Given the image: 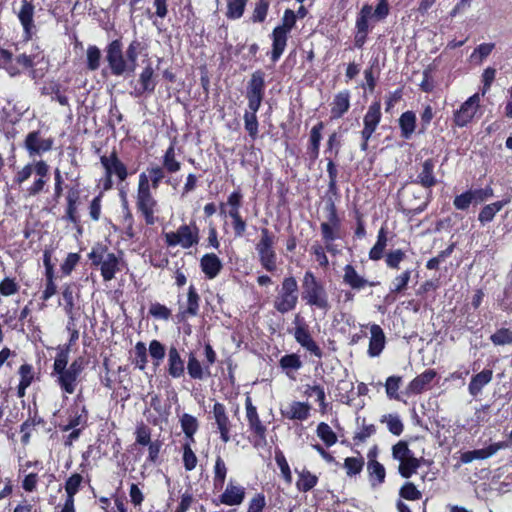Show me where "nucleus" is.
<instances>
[{"label": "nucleus", "instance_id": "obj_1", "mask_svg": "<svg viewBox=\"0 0 512 512\" xmlns=\"http://www.w3.org/2000/svg\"><path fill=\"white\" fill-rule=\"evenodd\" d=\"M68 360L69 349L58 348L54 358L51 376L63 393L73 394L76 391L79 378L84 370L85 360L83 357H78L74 359L70 365H68Z\"/></svg>", "mask_w": 512, "mask_h": 512}, {"label": "nucleus", "instance_id": "obj_2", "mask_svg": "<svg viewBox=\"0 0 512 512\" xmlns=\"http://www.w3.org/2000/svg\"><path fill=\"white\" fill-rule=\"evenodd\" d=\"M302 288V298L306 300L308 305L315 306L324 311L330 309L325 288L316 280L311 271L305 273Z\"/></svg>", "mask_w": 512, "mask_h": 512}, {"label": "nucleus", "instance_id": "obj_3", "mask_svg": "<svg viewBox=\"0 0 512 512\" xmlns=\"http://www.w3.org/2000/svg\"><path fill=\"white\" fill-rule=\"evenodd\" d=\"M156 204L157 202L150 191L149 178L145 173H142L139 176L136 207L142 213L148 225L155 223L154 208Z\"/></svg>", "mask_w": 512, "mask_h": 512}, {"label": "nucleus", "instance_id": "obj_4", "mask_svg": "<svg viewBox=\"0 0 512 512\" xmlns=\"http://www.w3.org/2000/svg\"><path fill=\"white\" fill-rule=\"evenodd\" d=\"M105 62L107 66L103 69V73L109 71L114 76H121L127 70V62L125 60L123 43L119 39L111 41L105 48Z\"/></svg>", "mask_w": 512, "mask_h": 512}, {"label": "nucleus", "instance_id": "obj_5", "mask_svg": "<svg viewBox=\"0 0 512 512\" xmlns=\"http://www.w3.org/2000/svg\"><path fill=\"white\" fill-rule=\"evenodd\" d=\"M298 284L294 277L284 278L278 296L274 300V308L285 314L293 310L298 302Z\"/></svg>", "mask_w": 512, "mask_h": 512}, {"label": "nucleus", "instance_id": "obj_6", "mask_svg": "<svg viewBox=\"0 0 512 512\" xmlns=\"http://www.w3.org/2000/svg\"><path fill=\"white\" fill-rule=\"evenodd\" d=\"M100 161L105 170V176L100 180L103 190H109L112 187V177H116L118 183L125 180L128 175L127 168L115 153L101 156Z\"/></svg>", "mask_w": 512, "mask_h": 512}, {"label": "nucleus", "instance_id": "obj_7", "mask_svg": "<svg viewBox=\"0 0 512 512\" xmlns=\"http://www.w3.org/2000/svg\"><path fill=\"white\" fill-rule=\"evenodd\" d=\"M274 237L267 228L261 229V239L256 245L259 260L264 269L272 272L276 269V254L273 250Z\"/></svg>", "mask_w": 512, "mask_h": 512}, {"label": "nucleus", "instance_id": "obj_8", "mask_svg": "<svg viewBox=\"0 0 512 512\" xmlns=\"http://www.w3.org/2000/svg\"><path fill=\"white\" fill-rule=\"evenodd\" d=\"M265 91L264 72L257 70L252 73L247 85L246 97L248 99V108L251 111H258Z\"/></svg>", "mask_w": 512, "mask_h": 512}, {"label": "nucleus", "instance_id": "obj_9", "mask_svg": "<svg viewBox=\"0 0 512 512\" xmlns=\"http://www.w3.org/2000/svg\"><path fill=\"white\" fill-rule=\"evenodd\" d=\"M62 300L60 306L68 317V320L77 321L81 316V307L79 304V290L73 283L67 284L62 289Z\"/></svg>", "mask_w": 512, "mask_h": 512}, {"label": "nucleus", "instance_id": "obj_10", "mask_svg": "<svg viewBox=\"0 0 512 512\" xmlns=\"http://www.w3.org/2000/svg\"><path fill=\"white\" fill-rule=\"evenodd\" d=\"M53 143L54 141L52 138H42L40 131H32L27 134L24 141V147L29 156L34 157L50 151Z\"/></svg>", "mask_w": 512, "mask_h": 512}, {"label": "nucleus", "instance_id": "obj_11", "mask_svg": "<svg viewBox=\"0 0 512 512\" xmlns=\"http://www.w3.org/2000/svg\"><path fill=\"white\" fill-rule=\"evenodd\" d=\"M479 101V95L474 94L455 111L453 120L456 126L464 127L473 119L477 112Z\"/></svg>", "mask_w": 512, "mask_h": 512}, {"label": "nucleus", "instance_id": "obj_12", "mask_svg": "<svg viewBox=\"0 0 512 512\" xmlns=\"http://www.w3.org/2000/svg\"><path fill=\"white\" fill-rule=\"evenodd\" d=\"M381 120V104L379 101L373 102L369 108L367 113L364 116V128L361 131L362 138H371L372 134L375 132L379 122Z\"/></svg>", "mask_w": 512, "mask_h": 512}, {"label": "nucleus", "instance_id": "obj_13", "mask_svg": "<svg viewBox=\"0 0 512 512\" xmlns=\"http://www.w3.org/2000/svg\"><path fill=\"white\" fill-rule=\"evenodd\" d=\"M295 340L311 354L318 358H321L323 353L320 347L312 339L310 332L306 325H299L295 328L294 332Z\"/></svg>", "mask_w": 512, "mask_h": 512}, {"label": "nucleus", "instance_id": "obj_14", "mask_svg": "<svg viewBox=\"0 0 512 512\" xmlns=\"http://www.w3.org/2000/svg\"><path fill=\"white\" fill-rule=\"evenodd\" d=\"M48 173L49 166L45 161L40 160L35 163V174L37 178L34 180L32 185L26 189L28 196H36L44 190V187L47 183Z\"/></svg>", "mask_w": 512, "mask_h": 512}, {"label": "nucleus", "instance_id": "obj_15", "mask_svg": "<svg viewBox=\"0 0 512 512\" xmlns=\"http://www.w3.org/2000/svg\"><path fill=\"white\" fill-rule=\"evenodd\" d=\"M44 420L38 415L36 404L28 409V418L21 424L20 432L22 433L21 442L27 445L30 442L32 431L37 425L43 424Z\"/></svg>", "mask_w": 512, "mask_h": 512}, {"label": "nucleus", "instance_id": "obj_16", "mask_svg": "<svg viewBox=\"0 0 512 512\" xmlns=\"http://www.w3.org/2000/svg\"><path fill=\"white\" fill-rule=\"evenodd\" d=\"M213 415L217 428L220 432L221 439L224 443L230 440V420L226 414L225 406L222 403L216 402L213 406Z\"/></svg>", "mask_w": 512, "mask_h": 512}, {"label": "nucleus", "instance_id": "obj_17", "mask_svg": "<svg viewBox=\"0 0 512 512\" xmlns=\"http://www.w3.org/2000/svg\"><path fill=\"white\" fill-rule=\"evenodd\" d=\"M246 416L250 429L262 440L265 439L266 427L261 423L256 407L252 404L250 397L246 398Z\"/></svg>", "mask_w": 512, "mask_h": 512}, {"label": "nucleus", "instance_id": "obj_18", "mask_svg": "<svg viewBox=\"0 0 512 512\" xmlns=\"http://www.w3.org/2000/svg\"><path fill=\"white\" fill-rule=\"evenodd\" d=\"M343 281L355 290H360L366 285L375 286L379 284V282H370L364 277L360 276L355 268L350 264H347L344 267Z\"/></svg>", "mask_w": 512, "mask_h": 512}, {"label": "nucleus", "instance_id": "obj_19", "mask_svg": "<svg viewBox=\"0 0 512 512\" xmlns=\"http://www.w3.org/2000/svg\"><path fill=\"white\" fill-rule=\"evenodd\" d=\"M370 341H369V349L368 353L371 357L378 356L385 346V334L382 330V328L377 325L373 324L370 327Z\"/></svg>", "mask_w": 512, "mask_h": 512}, {"label": "nucleus", "instance_id": "obj_20", "mask_svg": "<svg viewBox=\"0 0 512 512\" xmlns=\"http://www.w3.org/2000/svg\"><path fill=\"white\" fill-rule=\"evenodd\" d=\"M34 6L28 0H21V8L18 12L19 21L27 37L31 36V30L34 27L33 22Z\"/></svg>", "mask_w": 512, "mask_h": 512}, {"label": "nucleus", "instance_id": "obj_21", "mask_svg": "<svg viewBox=\"0 0 512 512\" xmlns=\"http://www.w3.org/2000/svg\"><path fill=\"white\" fill-rule=\"evenodd\" d=\"M201 269L203 273L209 278H215L222 269V263L218 256L214 253L205 254L201 258Z\"/></svg>", "mask_w": 512, "mask_h": 512}, {"label": "nucleus", "instance_id": "obj_22", "mask_svg": "<svg viewBox=\"0 0 512 512\" xmlns=\"http://www.w3.org/2000/svg\"><path fill=\"white\" fill-rule=\"evenodd\" d=\"M180 240V245L184 249H188L198 243V228L197 226L182 225L177 230Z\"/></svg>", "mask_w": 512, "mask_h": 512}, {"label": "nucleus", "instance_id": "obj_23", "mask_svg": "<svg viewBox=\"0 0 512 512\" xmlns=\"http://www.w3.org/2000/svg\"><path fill=\"white\" fill-rule=\"evenodd\" d=\"M245 496V491L242 487L235 486L232 483L228 484L224 493L220 496V501L223 504L234 506L242 503Z\"/></svg>", "mask_w": 512, "mask_h": 512}, {"label": "nucleus", "instance_id": "obj_24", "mask_svg": "<svg viewBox=\"0 0 512 512\" xmlns=\"http://www.w3.org/2000/svg\"><path fill=\"white\" fill-rule=\"evenodd\" d=\"M350 107L349 91H342L335 95L332 102L331 114L333 118L342 117Z\"/></svg>", "mask_w": 512, "mask_h": 512}, {"label": "nucleus", "instance_id": "obj_25", "mask_svg": "<svg viewBox=\"0 0 512 512\" xmlns=\"http://www.w3.org/2000/svg\"><path fill=\"white\" fill-rule=\"evenodd\" d=\"M287 34L282 28H274L272 32L273 44H272V52L271 59L273 62H276L282 53L287 44Z\"/></svg>", "mask_w": 512, "mask_h": 512}, {"label": "nucleus", "instance_id": "obj_26", "mask_svg": "<svg viewBox=\"0 0 512 512\" xmlns=\"http://www.w3.org/2000/svg\"><path fill=\"white\" fill-rule=\"evenodd\" d=\"M79 200V190L77 188H71L68 191L66 201V215L64 217L65 220L72 222L74 224H78L80 219L77 215V202Z\"/></svg>", "mask_w": 512, "mask_h": 512}, {"label": "nucleus", "instance_id": "obj_27", "mask_svg": "<svg viewBox=\"0 0 512 512\" xmlns=\"http://www.w3.org/2000/svg\"><path fill=\"white\" fill-rule=\"evenodd\" d=\"M493 376V371L490 369H484L480 373L474 375L469 383L468 390L472 396H477L482 388L487 385Z\"/></svg>", "mask_w": 512, "mask_h": 512}, {"label": "nucleus", "instance_id": "obj_28", "mask_svg": "<svg viewBox=\"0 0 512 512\" xmlns=\"http://www.w3.org/2000/svg\"><path fill=\"white\" fill-rule=\"evenodd\" d=\"M184 361L181 359L178 350L170 347L168 353V372L174 378H179L184 374Z\"/></svg>", "mask_w": 512, "mask_h": 512}, {"label": "nucleus", "instance_id": "obj_29", "mask_svg": "<svg viewBox=\"0 0 512 512\" xmlns=\"http://www.w3.org/2000/svg\"><path fill=\"white\" fill-rule=\"evenodd\" d=\"M437 373L433 369H428L414 378L409 384V391L414 394L421 393L436 377Z\"/></svg>", "mask_w": 512, "mask_h": 512}, {"label": "nucleus", "instance_id": "obj_30", "mask_svg": "<svg viewBox=\"0 0 512 512\" xmlns=\"http://www.w3.org/2000/svg\"><path fill=\"white\" fill-rule=\"evenodd\" d=\"M107 383L106 386L113 389V398L117 403L121 404V407H125V402L128 399V391L127 387L124 385L122 379H112L111 377H107L106 379Z\"/></svg>", "mask_w": 512, "mask_h": 512}, {"label": "nucleus", "instance_id": "obj_31", "mask_svg": "<svg viewBox=\"0 0 512 512\" xmlns=\"http://www.w3.org/2000/svg\"><path fill=\"white\" fill-rule=\"evenodd\" d=\"M309 410L308 403L293 402L287 410L282 411V414L291 420H305L309 416Z\"/></svg>", "mask_w": 512, "mask_h": 512}, {"label": "nucleus", "instance_id": "obj_32", "mask_svg": "<svg viewBox=\"0 0 512 512\" xmlns=\"http://www.w3.org/2000/svg\"><path fill=\"white\" fill-rule=\"evenodd\" d=\"M434 162L432 159H427L422 165V171L417 176V183H420L425 188H430L436 184V179L433 175Z\"/></svg>", "mask_w": 512, "mask_h": 512}, {"label": "nucleus", "instance_id": "obj_33", "mask_svg": "<svg viewBox=\"0 0 512 512\" xmlns=\"http://www.w3.org/2000/svg\"><path fill=\"white\" fill-rule=\"evenodd\" d=\"M399 126L401 129V136L404 139H409L413 134L416 126V116L414 112H404L399 118Z\"/></svg>", "mask_w": 512, "mask_h": 512}, {"label": "nucleus", "instance_id": "obj_34", "mask_svg": "<svg viewBox=\"0 0 512 512\" xmlns=\"http://www.w3.org/2000/svg\"><path fill=\"white\" fill-rule=\"evenodd\" d=\"M509 203V199L497 201L484 206L479 215L478 220L482 223L491 222L497 212H499L506 204Z\"/></svg>", "mask_w": 512, "mask_h": 512}, {"label": "nucleus", "instance_id": "obj_35", "mask_svg": "<svg viewBox=\"0 0 512 512\" xmlns=\"http://www.w3.org/2000/svg\"><path fill=\"white\" fill-rule=\"evenodd\" d=\"M99 266L103 279L109 281L118 270V259L113 253H108L105 260Z\"/></svg>", "mask_w": 512, "mask_h": 512}, {"label": "nucleus", "instance_id": "obj_36", "mask_svg": "<svg viewBox=\"0 0 512 512\" xmlns=\"http://www.w3.org/2000/svg\"><path fill=\"white\" fill-rule=\"evenodd\" d=\"M387 246V233L385 228H381L378 232L377 241L369 252V258L377 261L383 257L384 250Z\"/></svg>", "mask_w": 512, "mask_h": 512}, {"label": "nucleus", "instance_id": "obj_37", "mask_svg": "<svg viewBox=\"0 0 512 512\" xmlns=\"http://www.w3.org/2000/svg\"><path fill=\"white\" fill-rule=\"evenodd\" d=\"M102 59L101 50L95 45H89L86 50V67L90 71H96L100 68Z\"/></svg>", "mask_w": 512, "mask_h": 512}, {"label": "nucleus", "instance_id": "obj_38", "mask_svg": "<svg viewBox=\"0 0 512 512\" xmlns=\"http://www.w3.org/2000/svg\"><path fill=\"white\" fill-rule=\"evenodd\" d=\"M84 412V407L80 408L78 405H76L69 416L68 423L64 426V430L68 431L70 429L83 426L87 420V416L84 414Z\"/></svg>", "mask_w": 512, "mask_h": 512}, {"label": "nucleus", "instance_id": "obj_39", "mask_svg": "<svg viewBox=\"0 0 512 512\" xmlns=\"http://www.w3.org/2000/svg\"><path fill=\"white\" fill-rule=\"evenodd\" d=\"M41 94L52 95V100L57 101L62 106L69 105L68 97L61 92L60 85L58 83L52 82L49 86L42 87Z\"/></svg>", "mask_w": 512, "mask_h": 512}, {"label": "nucleus", "instance_id": "obj_40", "mask_svg": "<svg viewBox=\"0 0 512 512\" xmlns=\"http://www.w3.org/2000/svg\"><path fill=\"white\" fill-rule=\"evenodd\" d=\"M83 477L79 473L72 474L65 482L66 500L74 501V496L80 490Z\"/></svg>", "mask_w": 512, "mask_h": 512}, {"label": "nucleus", "instance_id": "obj_41", "mask_svg": "<svg viewBox=\"0 0 512 512\" xmlns=\"http://www.w3.org/2000/svg\"><path fill=\"white\" fill-rule=\"evenodd\" d=\"M318 478L308 470L299 473V479L296 483L297 488L302 492H308L315 487Z\"/></svg>", "mask_w": 512, "mask_h": 512}, {"label": "nucleus", "instance_id": "obj_42", "mask_svg": "<svg viewBox=\"0 0 512 512\" xmlns=\"http://www.w3.org/2000/svg\"><path fill=\"white\" fill-rule=\"evenodd\" d=\"M420 467V459L416 457H409L401 461L398 467V472L403 478H410Z\"/></svg>", "mask_w": 512, "mask_h": 512}, {"label": "nucleus", "instance_id": "obj_43", "mask_svg": "<svg viewBox=\"0 0 512 512\" xmlns=\"http://www.w3.org/2000/svg\"><path fill=\"white\" fill-rule=\"evenodd\" d=\"M367 470L370 477H376V483L372 481V486L381 484L385 480L386 472L384 466L375 459H370L367 464Z\"/></svg>", "mask_w": 512, "mask_h": 512}, {"label": "nucleus", "instance_id": "obj_44", "mask_svg": "<svg viewBox=\"0 0 512 512\" xmlns=\"http://www.w3.org/2000/svg\"><path fill=\"white\" fill-rule=\"evenodd\" d=\"M247 0H227L226 16L229 19H238L242 17Z\"/></svg>", "mask_w": 512, "mask_h": 512}, {"label": "nucleus", "instance_id": "obj_45", "mask_svg": "<svg viewBox=\"0 0 512 512\" xmlns=\"http://www.w3.org/2000/svg\"><path fill=\"white\" fill-rule=\"evenodd\" d=\"M153 69L150 65H147L143 72L140 75V85L141 87L137 89V93L141 94L146 91H153L155 88V84L153 82Z\"/></svg>", "mask_w": 512, "mask_h": 512}, {"label": "nucleus", "instance_id": "obj_46", "mask_svg": "<svg viewBox=\"0 0 512 512\" xmlns=\"http://www.w3.org/2000/svg\"><path fill=\"white\" fill-rule=\"evenodd\" d=\"M372 17V6L369 4L363 5L356 20V28L360 33H368V18Z\"/></svg>", "mask_w": 512, "mask_h": 512}, {"label": "nucleus", "instance_id": "obj_47", "mask_svg": "<svg viewBox=\"0 0 512 512\" xmlns=\"http://www.w3.org/2000/svg\"><path fill=\"white\" fill-rule=\"evenodd\" d=\"M317 435L328 447L334 445L337 441L336 434L333 432L331 427L324 422H321L317 426Z\"/></svg>", "mask_w": 512, "mask_h": 512}, {"label": "nucleus", "instance_id": "obj_48", "mask_svg": "<svg viewBox=\"0 0 512 512\" xmlns=\"http://www.w3.org/2000/svg\"><path fill=\"white\" fill-rule=\"evenodd\" d=\"M163 166L170 173H175L180 170L181 164L175 159V149L173 144H171L165 152L163 157Z\"/></svg>", "mask_w": 512, "mask_h": 512}, {"label": "nucleus", "instance_id": "obj_49", "mask_svg": "<svg viewBox=\"0 0 512 512\" xmlns=\"http://www.w3.org/2000/svg\"><path fill=\"white\" fill-rule=\"evenodd\" d=\"M181 427L184 432V434L193 440V435L198 429V422L197 419L190 415V414H183L181 419Z\"/></svg>", "mask_w": 512, "mask_h": 512}, {"label": "nucleus", "instance_id": "obj_50", "mask_svg": "<svg viewBox=\"0 0 512 512\" xmlns=\"http://www.w3.org/2000/svg\"><path fill=\"white\" fill-rule=\"evenodd\" d=\"M399 496L405 500L415 501L422 497V493L414 483L405 482L399 490Z\"/></svg>", "mask_w": 512, "mask_h": 512}, {"label": "nucleus", "instance_id": "obj_51", "mask_svg": "<svg viewBox=\"0 0 512 512\" xmlns=\"http://www.w3.org/2000/svg\"><path fill=\"white\" fill-rule=\"evenodd\" d=\"M392 457L399 462L414 457L406 441H399L392 447Z\"/></svg>", "mask_w": 512, "mask_h": 512}, {"label": "nucleus", "instance_id": "obj_52", "mask_svg": "<svg viewBox=\"0 0 512 512\" xmlns=\"http://www.w3.org/2000/svg\"><path fill=\"white\" fill-rule=\"evenodd\" d=\"M187 370L189 376L193 379L201 380L204 377V369L193 353L189 355Z\"/></svg>", "mask_w": 512, "mask_h": 512}, {"label": "nucleus", "instance_id": "obj_53", "mask_svg": "<svg viewBox=\"0 0 512 512\" xmlns=\"http://www.w3.org/2000/svg\"><path fill=\"white\" fill-rule=\"evenodd\" d=\"M381 422H386L388 430L396 436H399L403 432V423L397 415L388 414L384 415Z\"/></svg>", "mask_w": 512, "mask_h": 512}, {"label": "nucleus", "instance_id": "obj_54", "mask_svg": "<svg viewBox=\"0 0 512 512\" xmlns=\"http://www.w3.org/2000/svg\"><path fill=\"white\" fill-rule=\"evenodd\" d=\"M269 9V1L268 0H259L255 4V8L251 17V20L254 23L264 22L266 19L267 13Z\"/></svg>", "mask_w": 512, "mask_h": 512}, {"label": "nucleus", "instance_id": "obj_55", "mask_svg": "<svg viewBox=\"0 0 512 512\" xmlns=\"http://www.w3.org/2000/svg\"><path fill=\"white\" fill-rule=\"evenodd\" d=\"M364 459L362 457H348L344 461V468L348 476L359 474L362 471Z\"/></svg>", "mask_w": 512, "mask_h": 512}, {"label": "nucleus", "instance_id": "obj_56", "mask_svg": "<svg viewBox=\"0 0 512 512\" xmlns=\"http://www.w3.org/2000/svg\"><path fill=\"white\" fill-rule=\"evenodd\" d=\"M199 309V296L196 292V289L193 285H190L188 290V299H187V309L185 311L186 314L191 316H195L198 313Z\"/></svg>", "mask_w": 512, "mask_h": 512}, {"label": "nucleus", "instance_id": "obj_57", "mask_svg": "<svg viewBox=\"0 0 512 512\" xmlns=\"http://www.w3.org/2000/svg\"><path fill=\"white\" fill-rule=\"evenodd\" d=\"M280 367L284 370H299L302 367V361L297 354L284 355L279 361Z\"/></svg>", "mask_w": 512, "mask_h": 512}, {"label": "nucleus", "instance_id": "obj_58", "mask_svg": "<svg viewBox=\"0 0 512 512\" xmlns=\"http://www.w3.org/2000/svg\"><path fill=\"white\" fill-rule=\"evenodd\" d=\"M227 468L223 461V459L218 456L215 461V477L214 484L215 487L222 488L225 478H226Z\"/></svg>", "mask_w": 512, "mask_h": 512}, {"label": "nucleus", "instance_id": "obj_59", "mask_svg": "<svg viewBox=\"0 0 512 512\" xmlns=\"http://www.w3.org/2000/svg\"><path fill=\"white\" fill-rule=\"evenodd\" d=\"M257 111H247L244 114L245 129L248 131L252 138H255L258 133V120L256 116Z\"/></svg>", "mask_w": 512, "mask_h": 512}, {"label": "nucleus", "instance_id": "obj_60", "mask_svg": "<svg viewBox=\"0 0 512 512\" xmlns=\"http://www.w3.org/2000/svg\"><path fill=\"white\" fill-rule=\"evenodd\" d=\"M490 340L495 345H506L512 343V331L507 328H501L490 336Z\"/></svg>", "mask_w": 512, "mask_h": 512}, {"label": "nucleus", "instance_id": "obj_61", "mask_svg": "<svg viewBox=\"0 0 512 512\" xmlns=\"http://www.w3.org/2000/svg\"><path fill=\"white\" fill-rule=\"evenodd\" d=\"M136 441L134 446L141 445L147 446L151 442V431L150 428L143 423L136 429Z\"/></svg>", "mask_w": 512, "mask_h": 512}, {"label": "nucleus", "instance_id": "obj_62", "mask_svg": "<svg viewBox=\"0 0 512 512\" xmlns=\"http://www.w3.org/2000/svg\"><path fill=\"white\" fill-rule=\"evenodd\" d=\"M275 461L281 470L282 476L287 483L292 482V475L284 454L281 451L275 453Z\"/></svg>", "mask_w": 512, "mask_h": 512}, {"label": "nucleus", "instance_id": "obj_63", "mask_svg": "<svg viewBox=\"0 0 512 512\" xmlns=\"http://www.w3.org/2000/svg\"><path fill=\"white\" fill-rule=\"evenodd\" d=\"M19 290V285L16 283V281L12 278L5 277L0 282V294L2 296H11L17 293Z\"/></svg>", "mask_w": 512, "mask_h": 512}, {"label": "nucleus", "instance_id": "obj_64", "mask_svg": "<svg viewBox=\"0 0 512 512\" xmlns=\"http://www.w3.org/2000/svg\"><path fill=\"white\" fill-rule=\"evenodd\" d=\"M18 374L20 376L19 383L30 386L34 380L33 366L28 363H24L19 367Z\"/></svg>", "mask_w": 512, "mask_h": 512}]
</instances>
